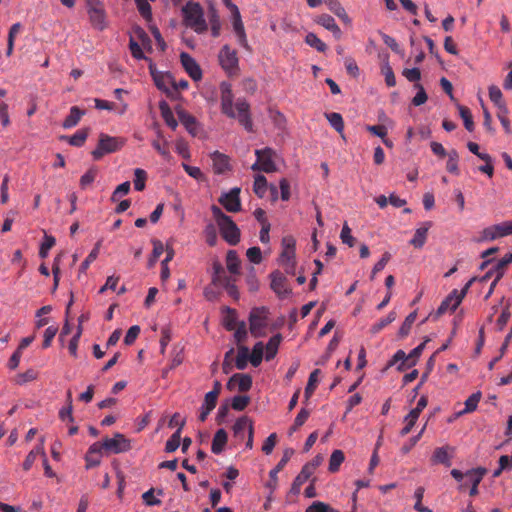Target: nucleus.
<instances>
[{"mask_svg": "<svg viewBox=\"0 0 512 512\" xmlns=\"http://www.w3.org/2000/svg\"><path fill=\"white\" fill-rule=\"evenodd\" d=\"M293 454V450L287 449L284 451V454L281 458V460L278 462V464L273 468L270 473V482L268 483V486L272 489H274L277 485V474L283 470V468L286 466L288 461L290 460L291 456Z\"/></svg>", "mask_w": 512, "mask_h": 512, "instance_id": "nucleus-15", "label": "nucleus"}, {"mask_svg": "<svg viewBox=\"0 0 512 512\" xmlns=\"http://www.w3.org/2000/svg\"><path fill=\"white\" fill-rule=\"evenodd\" d=\"M84 113L85 112L77 106L71 107L69 115L63 121L62 126L65 129L75 127L79 123V121H80L81 117L84 115Z\"/></svg>", "mask_w": 512, "mask_h": 512, "instance_id": "nucleus-25", "label": "nucleus"}, {"mask_svg": "<svg viewBox=\"0 0 512 512\" xmlns=\"http://www.w3.org/2000/svg\"><path fill=\"white\" fill-rule=\"evenodd\" d=\"M231 380H236L240 392H247L252 387V377L249 374L236 373Z\"/></svg>", "mask_w": 512, "mask_h": 512, "instance_id": "nucleus-34", "label": "nucleus"}, {"mask_svg": "<svg viewBox=\"0 0 512 512\" xmlns=\"http://www.w3.org/2000/svg\"><path fill=\"white\" fill-rule=\"evenodd\" d=\"M319 374H320V370L319 369H315L314 371H312L310 373V376H309V379H308V383H307V385L305 387V392H304L305 401L309 400V398L314 393V391H315V389L317 387L318 375Z\"/></svg>", "mask_w": 512, "mask_h": 512, "instance_id": "nucleus-38", "label": "nucleus"}, {"mask_svg": "<svg viewBox=\"0 0 512 512\" xmlns=\"http://www.w3.org/2000/svg\"><path fill=\"white\" fill-rule=\"evenodd\" d=\"M227 269L231 274L240 273V259L235 250H229L226 255Z\"/></svg>", "mask_w": 512, "mask_h": 512, "instance_id": "nucleus-31", "label": "nucleus"}, {"mask_svg": "<svg viewBox=\"0 0 512 512\" xmlns=\"http://www.w3.org/2000/svg\"><path fill=\"white\" fill-rule=\"evenodd\" d=\"M213 275H212V283L215 285H220L223 283V280H227L230 277L226 275L225 270L221 263L214 262L213 263Z\"/></svg>", "mask_w": 512, "mask_h": 512, "instance_id": "nucleus-42", "label": "nucleus"}, {"mask_svg": "<svg viewBox=\"0 0 512 512\" xmlns=\"http://www.w3.org/2000/svg\"><path fill=\"white\" fill-rule=\"evenodd\" d=\"M255 154L257 160L252 165L253 170H261L267 173L276 170L275 163L273 162L274 151L271 148L256 150Z\"/></svg>", "mask_w": 512, "mask_h": 512, "instance_id": "nucleus-8", "label": "nucleus"}, {"mask_svg": "<svg viewBox=\"0 0 512 512\" xmlns=\"http://www.w3.org/2000/svg\"><path fill=\"white\" fill-rule=\"evenodd\" d=\"M416 312H411L404 320V322L402 323L400 329H399V335L401 337H406L410 330H411V327H412V324L414 323V321L416 320Z\"/></svg>", "mask_w": 512, "mask_h": 512, "instance_id": "nucleus-59", "label": "nucleus"}, {"mask_svg": "<svg viewBox=\"0 0 512 512\" xmlns=\"http://www.w3.org/2000/svg\"><path fill=\"white\" fill-rule=\"evenodd\" d=\"M218 201L228 212H238L241 210L239 194H221Z\"/></svg>", "mask_w": 512, "mask_h": 512, "instance_id": "nucleus-17", "label": "nucleus"}, {"mask_svg": "<svg viewBox=\"0 0 512 512\" xmlns=\"http://www.w3.org/2000/svg\"><path fill=\"white\" fill-rule=\"evenodd\" d=\"M414 88H416L418 91L412 99V104L414 106H420L427 101L428 96L424 87L420 83H415Z\"/></svg>", "mask_w": 512, "mask_h": 512, "instance_id": "nucleus-57", "label": "nucleus"}, {"mask_svg": "<svg viewBox=\"0 0 512 512\" xmlns=\"http://www.w3.org/2000/svg\"><path fill=\"white\" fill-rule=\"evenodd\" d=\"M177 115L187 131L192 135H196L197 121L195 117L184 110H178Z\"/></svg>", "mask_w": 512, "mask_h": 512, "instance_id": "nucleus-22", "label": "nucleus"}, {"mask_svg": "<svg viewBox=\"0 0 512 512\" xmlns=\"http://www.w3.org/2000/svg\"><path fill=\"white\" fill-rule=\"evenodd\" d=\"M329 9L333 12L339 19L344 21L345 23H350L351 20L346 13L344 7L338 1H332L329 3Z\"/></svg>", "mask_w": 512, "mask_h": 512, "instance_id": "nucleus-48", "label": "nucleus"}, {"mask_svg": "<svg viewBox=\"0 0 512 512\" xmlns=\"http://www.w3.org/2000/svg\"><path fill=\"white\" fill-rule=\"evenodd\" d=\"M396 319V313L394 311H391L388 313V315L382 319H380L377 323H375L371 327V332L376 334L380 332L384 327L392 323Z\"/></svg>", "mask_w": 512, "mask_h": 512, "instance_id": "nucleus-51", "label": "nucleus"}, {"mask_svg": "<svg viewBox=\"0 0 512 512\" xmlns=\"http://www.w3.org/2000/svg\"><path fill=\"white\" fill-rule=\"evenodd\" d=\"M231 13H232V25L233 30L237 37L238 44L244 49L250 51L251 48L247 41V36L245 32V28L241 19V15L238 7L235 4H231Z\"/></svg>", "mask_w": 512, "mask_h": 512, "instance_id": "nucleus-10", "label": "nucleus"}, {"mask_svg": "<svg viewBox=\"0 0 512 512\" xmlns=\"http://www.w3.org/2000/svg\"><path fill=\"white\" fill-rule=\"evenodd\" d=\"M512 234V221H504L482 230L478 242L493 241Z\"/></svg>", "mask_w": 512, "mask_h": 512, "instance_id": "nucleus-5", "label": "nucleus"}, {"mask_svg": "<svg viewBox=\"0 0 512 512\" xmlns=\"http://www.w3.org/2000/svg\"><path fill=\"white\" fill-rule=\"evenodd\" d=\"M248 361H250V351L247 346L239 345L238 353L235 359V366L239 370H244L247 367Z\"/></svg>", "mask_w": 512, "mask_h": 512, "instance_id": "nucleus-29", "label": "nucleus"}, {"mask_svg": "<svg viewBox=\"0 0 512 512\" xmlns=\"http://www.w3.org/2000/svg\"><path fill=\"white\" fill-rule=\"evenodd\" d=\"M228 440L227 432L224 429H219L214 434L211 451L218 455L224 450Z\"/></svg>", "mask_w": 512, "mask_h": 512, "instance_id": "nucleus-19", "label": "nucleus"}, {"mask_svg": "<svg viewBox=\"0 0 512 512\" xmlns=\"http://www.w3.org/2000/svg\"><path fill=\"white\" fill-rule=\"evenodd\" d=\"M185 425V421L180 423V428L177 429L176 432L172 434V436L167 440L165 445V451L168 453H172L178 449L181 442V431L183 426Z\"/></svg>", "mask_w": 512, "mask_h": 512, "instance_id": "nucleus-30", "label": "nucleus"}, {"mask_svg": "<svg viewBox=\"0 0 512 512\" xmlns=\"http://www.w3.org/2000/svg\"><path fill=\"white\" fill-rule=\"evenodd\" d=\"M250 332L254 337L262 335L267 326V310L264 307L254 308L249 316Z\"/></svg>", "mask_w": 512, "mask_h": 512, "instance_id": "nucleus-7", "label": "nucleus"}, {"mask_svg": "<svg viewBox=\"0 0 512 512\" xmlns=\"http://www.w3.org/2000/svg\"><path fill=\"white\" fill-rule=\"evenodd\" d=\"M270 287L280 297L286 298L290 293L291 289L288 287L287 278L279 271L275 270L270 274Z\"/></svg>", "mask_w": 512, "mask_h": 512, "instance_id": "nucleus-11", "label": "nucleus"}, {"mask_svg": "<svg viewBox=\"0 0 512 512\" xmlns=\"http://www.w3.org/2000/svg\"><path fill=\"white\" fill-rule=\"evenodd\" d=\"M88 15L93 28L102 31L107 27L106 13L102 5L88 8Z\"/></svg>", "mask_w": 512, "mask_h": 512, "instance_id": "nucleus-13", "label": "nucleus"}, {"mask_svg": "<svg viewBox=\"0 0 512 512\" xmlns=\"http://www.w3.org/2000/svg\"><path fill=\"white\" fill-rule=\"evenodd\" d=\"M345 456L342 450H334L329 460V471L335 473L339 470L341 464L344 462Z\"/></svg>", "mask_w": 512, "mask_h": 512, "instance_id": "nucleus-37", "label": "nucleus"}, {"mask_svg": "<svg viewBox=\"0 0 512 512\" xmlns=\"http://www.w3.org/2000/svg\"><path fill=\"white\" fill-rule=\"evenodd\" d=\"M221 67L229 74L234 75L239 70V60L236 50L232 49L229 45H224L218 55Z\"/></svg>", "mask_w": 512, "mask_h": 512, "instance_id": "nucleus-6", "label": "nucleus"}, {"mask_svg": "<svg viewBox=\"0 0 512 512\" xmlns=\"http://www.w3.org/2000/svg\"><path fill=\"white\" fill-rule=\"evenodd\" d=\"M461 299L458 296V290L453 289L447 297L441 302L440 306L437 309V315H442L446 311H455L458 306L461 304Z\"/></svg>", "mask_w": 512, "mask_h": 512, "instance_id": "nucleus-14", "label": "nucleus"}, {"mask_svg": "<svg viewBox=\"0 0 512 512\" xmlns=\"http://www.w3.org/2000/svg\"><path fill=\"white\" fill-rule=\"evenodd\" d=\"M381 72L385 77V83L388 87H394L396 85V79L392 67L388 62L382 65Z\"/></svg>", "mask_w": 512, "mask_h": 512, "instance_id": "nucleus-56", "label": "nucleus"}, {"mask_svg": "<svg viewBox=\"0 0 512 512\" xmlns=\"http://www.w3.org/2000/svg\"><path fill=\"white\" fill-rule=\"evenodd\" d=\"M180 60L183 68L194 81H198L202 78V70L192 56L186 52H182L180 54Z\"/></svg>", "mask_w": 512, "mask_h": 512, "instance_id": "nucleus-12", "label": "nucleus"}, {"mask_svg": "<svg viewBox=\"0 0 512 512\" xmlns=\"http://www.w3.org/2000/svg\"><path fill=\"white\" fill-rule=\"evenodd\" d=\"M330 125L338 132L342 133L344 130V121L340 113L331 112L325 114Z\"/></svg>", "mask_w": 512, "mask_h": 512, "instance_id": "nucleus-43", "label": "nucleus"}, {"mask_svg": "<svg viewBox=\"0 0 512 512\" xmlns=\"http://www.w3.org/2000/svg\"><path fill=\"white\" fill-rule=\"evenodd\" d=\"M490 265L492 266V268H493V270H494V272H495V278H496V281H499V280L503 277V275H504V273H505V271H506V269H507V267H508V266H506V265H505L502 261H500V260H498V261H497L496 263H494V264H492V262H491L490 260H487V261H484V262L481 264L480 268H481V269H485V268L489 267Z\"/></svg>", "mask_w": 512, "mask_h": 512, "instance_id": "nucleus-39", "label": "nucleus"}, {"mask_svg": "<svg viewBox=\"0 0 512 512\" xmlns=\"http://www.w3.org/2000/svg\"><path fill=\"white\" fill-rule=\"evenodd\" d=\"M340 238L342 242L347 244L349 247H353L355 244V238L352 236L351 229L346 222L342 227Z\"/></svg>", "mask_w": 512, "mask_h": 512, "instance_id": "nucleus-63", "label": "nucleus"}, {"mask_svg": "<svg viewBox=\"0 0 512 512\" xmlns=\"http://www.w3.org/2000/svg\"><path fill=\"white\" fill-rule=\"evenodd\" d=\"M125 144V140L121 137H112L101 133L96 149L92 151L94 160H100L105 154L119 151Z\"/></svg>", "mask_w": 512, "mask_h": 512, "instance_id": "nucleus-4", "label": "nucleus"}, {"mask_svg": "<svg viewBox=\"0 0 512 512\" xmlns=\"http://www.w3.org/2000/svg\"><path fill=\"white\" fill-rule=\"evenodd\" d=\"M56 240L53 236L45 234L44 241L42 242L39 249V256L41 258H46L48 256L49 250L55 245Z\"/></svg>", "mask_w": 512, "mask_h": 512, "instance_id": "nucleus-58", "label": "nucleus"}, {"mask_svg": "<svg viewBox=\"0 0 512 512\" xmlns=\"http://www.w3.org/2000/svg\"><path fill=\"white\" fill-rule=\"evenodd\" d=\"M489 98L500 110L506 112V106L502 100V92L499 87L495 85L489 87Z\"/></svg>", "mask_w": 512, "mask_h": 512, "instance_id": "nucleus-41", "label": "nucleus"}, {"mask_svg": "<svg viewBox=\"0 0 512 512\" xmlns=\"http://www.w3.org/2000/svg\"><path fill=\"white\" fill-rule=\"evenodd\" d=\"M281 340H282V337L280 334H276L269 339V341L265 347L266 348L265 358L267 361L272 360L276 356Z\"/></svg>", "mask_w": 512, "mask_h": 512, "instance_id": "nucleus-32", "label": "nucleus"}, {"mask_svg": "<svg viewBox=\"0 0 512 512\" xmlns=\"http://www.w3.org/2000/svg\"><path fill=\"white\" fill-rule=\"evenodd\" d=\"M22 26L20 23H15L10 27L9 33H8V43H7V51L6 55L10 56L13 53L14 48V40L16 36L19 34Z\"/></svg>", "mask_w": 512, "mask_h": 512, "instance_id": "nucleus-46", "label": "nucleus"}, {"mask_svg": "<svg viewBox=\"0 0 512 512\" xmlns=\"http://www.w3.org/2000/svg\"><path fill=\"white\" fill-rule=\"evenodd\" d=\"M38 455L45 456V451L43 448V439H41V444L32 449L26 456L23 462V469L25 471H29L31 469Z\"/></svg>", "mask_w": 512, "mask_h": 512, "instance_id": "nucleus-28", "label": "nucleus"}, {"mask_svg": "<svg viewBox=\"0 0 512 512\" xmlns=\"http://www.w3.org/2000/svg\"><path fill=\"white\" fill-rule=\"evenodd\" d=\"M305 512H340L337 509H334L332 506L325 502L314 501L310 506H308Z\"/></svg>", "mask_w": 512, "mask_h": 512, "instance_id": "nucleus-52", "label": "nucleus"}, {"mask_svg": "<svg viewBox=\"0 0 512 512\" xmlns=\"http://www.w3.org/2000/svg\"><path fill=\"white\" fill-rule=\"evenodd\" d=\"M154 82L159 90L169 94V85H172V79L170 75H154Z\"/></svg>", "mask_w": 512, "mask_h": 512, "instance_id": "nucleus-50", "label": "nucleus"}, {"mask_svg": "<svg viewBox=\"0 0 512 512\" xmlns=\"http://www.w3.org/2000/svg\"><path fill=\"white\" fill-rule=\"evenodd\" d=\"M234 330H235L234 338H235L236 342L238 344L244 342L247 338L246 323L244 321L239 322Z\"/></svg>", "mask_w": 512, "mask_h": 512, "instance_id": "nucleus-64", "label": "nucleus"}, {"mask_svg": "<svg viewBox=\"0 0 512 512\" xmlns=\"http://www.w3.org/2000/svg\"><path fill=\"white\" fill-rule=\"evenodd\" d=\"M211 211L223 239L230 245L238 244L240 230L232 218L224 214L221 208L216 205H212Z\"/></svg>", "mask_w": 512, "mask_h": 512, "instance_id": "nucleus-2", "label": "nucleus"}, {"mask_svg": "<svg viewBox=\"0 0 512 512\" xmlns=\"http://www.w3.org/2000/svg\"><path fill=\"white\" fill-rule=\"evenodd\" d=\"M449 450H453L449 446L438 447L434 450L432 455V462L436 464H443L447 467L451 466V455L448 453Z\"/></svg>", "mask_w": 512, "mask_h": 512, "instance_id": "nucleus-20", "label": "nucleus"}, {"mask_svg": "<svg viewBox=\"0 0 512 512\" xmlns=\"http://www.w3.org/2000/svg\"><path fill=\"white\" fill-rule=\"evenodd\" d=\"M213 171L216 174H223L229 169V159L226 155L214 152L211 155Z\"/></svg>", "mask_w": 512, "mask_h": 512, "instance_id": "nucleus-18", "label": "nucleus"}, {"mask_svg": "<svg viewBox=\"0 0 512 512\" xmlns=\"http://www.w3.org/2000/svg\"><path fill=\"white\" fill-rule=\"evenodd\" d=\"M250 427H253L252 421L247 416H242L237 419L233 425L234 436L240 439L244 438L245 431H250Z\"/></svg>", "mask_w": 512, "mask_h": 512, "instance_id": "nucleus-23", "label": "nucleus"}, {"mask_svg": "<svg viewBox=\"0 0 512 512\" xmlns=\"http://www.w3.org/2000/svg\"><path fill=\"white\" fill-rule=\"evenodd\" d=\"M431 227V222H425L422 227L416 229L413 238L410 240V244L415 248H421L426 242L427 233Z\"/></svg>", "mask_w": 512, "mask_h": 512, "instance_id": "nucleus-21", "label": "nucleus"}, {"mask_svg": "<svg viewBox=\"0 0 512 512\" xmlns=\"http://www.w3.org/2000/svg\"><path fill=\"white\" fill-rule=\"evenodd\" d=\"M76 200L77 197L75 194L67 195L65 200L57 199L58 209L72 214L76 210Z\"/></svg>", "mask_w": 512, "mask_h": 512, "instance_id": "nucleus-33", "label": "nucleus"}, {"mask_svg": "<svg viewBox=\"0 0 512 512\" xmlns=\"http://www.w3.org/2000/svg\"><path fill=\"white\" fill-rule=\"evenodd\" d=\"M147 180V172L141 168H137L134 171V189L136 191H142L145 188V183Z\"/></svg>", "mask_w": 512, "mask_h": 512, "instance_id": "nucleus-44", "label": "nucleus"}, {"mask_svg": "<svg viewBox=\"0 0 512 512\" xmlns=\"http://www.w3.org/2000/svg\"><path fill=\"white\" fill-rule=\"evenodd\" d=\"M88 137V129L78 130L72 136H63L62 139H65L69 142L70 145L75 147H81L84 145L86 139Z\"/></svg>", "mask_w": 512, "mask_h": 512, "instance_id": "nucleus-35", "label": "nucleus"}, {"mask_svg": "<svg viewBox=\"0 0 512 512\" xmlns=\"http://www.w3.org/2000/svg\"><path fill=\"white\" fill-rule=\"evenodd\" d=\"M305 42L319 52H324L327 49L326 44L314 33H308L305 37Z\"/></svg>", "mask_w": 512, "mask_h": 512, "instance_id": "nucleus-49", "label": "nucleus"}, {"mask_svg": "<svg viewBox=\"0 0 512 512\" xmlns=\"http://www.w3.org/2000/svg\"><path fill=\"white\" fill-rule=\"evenodd\" d=\"M312 474L313 473L309 470V468L303 466L300 473L295 477L292 483L291 492L298 494L302 485L312 476Z\"/></svg>", "mask_w": 512, "mask_h": 512, "instance_id": "nucleus-26", "label": "nucleus"}, {"mask_svg": "<svg viewBox=\"0 0 512 512\" xmlns=\"http://www.w3.org/2000/svg\"><path fill=\"white\" fill-rule=\"evenodd\" d=\"M419 415L416 413L410 411V413L405 417L404 421L406 422V425L401 429L400 435L406 436L409 434L415 425L416 421L418 420Z\"/></svg>", "mask_w": 512, "mask_h": 512, "instance_id": "nucleus-60", "label": "nucleus"}, {"mask_svg": "<svg viewBox=\"0 0 512 512\" xmlns=\"http://www.w3.org/2000/svg\"><path fill=\"white\" fill-rule=\"evenodd\" d=\"M38 377V372L35 369H28L23 373H19L16 376V383L19 385L26 384L28 382L34 381Z\"/></svg>", "mask_w": 512, "mask_h": 512, "instance_id": "nucleus-53", "label": "nucleus"}, {"mask_svg": "<svg viewBox=\"0 0 512 512\" xmlns=\"http://www.w3.org/2000/svg\"><path fill=\"white\" fill-rule=\"evenodd\" d=\"M101 242H97L95 247L92 249V251L89 253V255L85 258V260L80 265V272H85L90 264L95 261V259L98 257L99 249H100Z\"/></svg>", "mask_w": 512, "mask_h": 512, "instance_id": "nucleus-55", "label": "nucleus"}, {"mask_svg": "<svg viewBox=\"0 0 512 512\" xmlns=\"http://www.w3.org/2000/svg\"><path fill=\"white\" fill-rule=\"evenodd\" d=\"M237 314L234 309L227 308V315L224 318V326L228 331H232L237 326Z\"/></svg>", "mask_w": 512, "mask_h": 512, "instance_id": "nucleus-61", "label": "nucleus"}, {"mask_svg": "<svg viewBox=\"0 0 512 512\" xmlns=\"http://www.w3.org/2000/svg\"><path fill=\"white\" fill-rule=\"evenodd\" d=\"M407 356L408 355H406L403 350H398L390 360L389 365L392 366L401 361V364L398 366V370L403 371L405 366L408 367V363H410Z\"/></svg>", "mask_w": 512, "mask_h": 512, "instance_id": "nucleus-54", "label": "nucleus"}, {"mask_svg": "<svg viewBox=\"0 0 512 512\" xmlns=\"http://www.w3.org/2000/svg\"><path fill=\"white\" fill-rule=\"evenodd\" d=\"M316 22L323 26L325 29L332 32L335 39L339 40L342 37V31L332 16L328 14H322L317 18Z\"/></svg>", "mask_w": 512, "mask_h": 512, "instance_id": "nucleus-16", "label": "nucleus"}, {"mask_svg": "<svg viewBox=\"0 0 512 512\" xmlns=\"http://www.w3.org/2000/svg\"><path fill=\"white\" fill-rule=\"evenodd\" d=\"M221 90V111L229 118L237 119L239 124L242 125L246 131H253V122L250 115V105L242 98L237 99L235 109L233 107V93L231 85L222 82L220 85Z\"/></svg>", "mask_w": 512, "mask_h": 512, "instance_id": "nucleus-1", "label": "nucleus"}, {"mask_svg": "<svg viewBox=\"0 0 512 512\" xmlns=\"http://www.w3.org/2000/svg\"><path fill=\"white\" fill-rule=\"evenodd\" d=\"M263 352H264L263 343L257 342L254 345L252 352L250 353V363L252 364V366L258 367L261 364L262 359H263Z\"/></svg>", "mask_w": 512, "mask_h": 512, "instance_id": "nucleus-40", "label": "nucleus"}, {"mask_svg": "<svg viewBox=\"0 0 512 512\" xmlns=\"http://www.w3.org/2000/svg\"><path fill=\"white\" fill-rule=\"evenodd\" d=\"M249 402L250 398L248 396L238 395L233 397L231 406L236 411H243Z\"/></svg>", "mask_w": 512, "mask_h": 512, "instance_id": "nucleus-62", "label": "nucleus"}, {"mask_svg": "<svg viewBox=\"0 0 512 512\" xmlns=\"http://www.w3.org/2000/svg\"><path fill=\"white\" fill-rule=\"evenodd\" d=\"M481 396V392L479 391L470 395L465 401V408L462 411L458 412V416L475 411L481 399Z\"/></svg>", "mask_w": 512, "mask_h": 512, "instance_id": "nucleus-36", "label": "nucleus"}, {"mask_svg": "<svg viewBox=\"0 0 512 512\" xmlns=\"http://www.w3.org/2000/svg\"><path fill=\"white\" fill-rule=\"evenodd\" d=\"M182 11L186 26L192 28L196 33H203L207 30L203 9L198 3H187Z\"/></svg>", "mask_w": 512, "mask_h": 512, "instance_id": "nucleus-3", "label": "nucleus"}, {"mask_svg": "<svg viewBox=\"0 0 512 512\" xmlns=\"http://www.w3.org/2000/svg\"><path fill=\"white\" fill-rule=\"evenodd\" d=\"M104 451L109 454H119L130 450V441L121 433H115L112 438H105Z\"/></svg>", "mask_w": 512, "mask_h": 512, "instance_id": "nucleus-9", "label": "nucleus"}, {"mask_svg": "<svg viewBox=\"0 0 512 512\" xmlns=\"http://www.w3.org/2000/svg\"><path fill=\"white\" fill-rule=\"evenodd\" d=\"M159 109L161 112V116L164 119L165 123L172 128L173 130L176 129L178 126L177 120L174 118V115L166 101H161L159 103Z\"/></svg>", "mask_w": 512, "mask_h": 512, "instance_id": "nucleus-27", "label": "nucleus"}, {"mask_svg": "<svg viewBox=\"0 0 512 512\" xmlns=\"http://www.w3.org/2000/svg\"><path fill=\"white\" fill-rule=\"evenodd\" d=\"M458 108H459V114H460L461 118L463 119L465 128L469 132H472L474 130V122H473V117H472L470 109L468 107L462 106V105H459Z\"/></svg>", "mask_w": 512, "mask_h": 512, "instance_id": "nucleus-45", "label": "nucleus"}, {"mask_svg": "<svg viewBox=\"0 0 512 512\" xmlns=\"http://www.w3.org/2000/svg\"><path fill=\"white\" fill-rule=\"evenodd\" d=\"M448 156V160H447V163H446V169L448 172L452 173V174H458L459 173V169H458V160H459V155H458V152L456 150H450L447 154Z\"/></svg>", "mask_w": 512, "mask_h": 512, "instance_id": "nucleus-47", "label": "nucleus"}, {"mask_svg": "<svg viewBox=\"0 0 512 512\" xmlns=\"http://www.w3.org/2000/svg\"><path fill=\"white\" fill-rule=\"evenodd\" d=\"M216 404L217 399L214 398V393L205 395L204 402L201 406V411L199 414V420L201 422H204L207 419L208 415L215 408Z\"/></svg>", "mask_w": 512, "mask_h": 512, "instance_id": "nucleus-24", "label": "nucleus"}]
</instances>
